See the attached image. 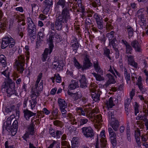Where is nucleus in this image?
I'll list each match as a JSON object with an SVG mask.
<instances>
[{
    "label": "nucleus",
    "mask_w": 148,
    "mask_h": 148,
    "mask_svg": "<svg viewBox=\"0 0 148 148\" xmlns=\"http://www.w3.org/2000/svg\"><path fill=\"white\" fill-rule=\"evenodd\" d=\"M45 29L43 28H42L40 30V31L38 32V35L39 38H42L44 36V31Z\"/></svg>",
    "instance_id": "obj_58"
},
{
    "label": "nucleus",
    "mask_w": 148,
    "mask_h": 148,
    "mask_svg": "<svg viewBox=\"0 0 148 148\" xmlns=\"http://www.w3.org/2000/svg\"><path fill=\"white\" fill-rule=\"evenodd\" d=\"M17 129L14 128H11L10 131L11 135L12 136H14L17 132Z\"/></svg>",
    "instance_id": "obj_63"
},
{
    "label": "nucleus",
    "mask_w": 148,
    "mask_h": 148,
    "mask_svg": "<svg viewBox=\"0 0 148 148\" xmlns=\"http://www.w3.org/2000/svg\"><path fill=\"white\" fill-rule=\"evenodd\" d=\"M15 107L14 105H8L5 108V111L7 113L12 112L15 109Z\"/></svg>",
    "instance_id": "obj_40"
},
{
    "label": "nucleus",
    "mask_w": 148,
    "mask_h": 148,
    "mask_svg": "<svg viewBox=\"0 0 148 148\" xmlns=\"http://www.w3.org/2000/svg\"><path fill=\"white\" fill-rule=\"evenodd\" d=\"M135 110V114L136 115L139 112V106L138 104L136 102H135L134 105V106Z\"/></svg>",
    "instance_id": "obj_54"
},
{
    "label": "nucleus",
    "mask_w": 148,
    "mask_h": 148,
    "mask_svg": "<svg viewBox=\"0 0 148 148\" xmlns=\"http://www.w3.org/2000/svg\"><path fill=\"white\" fill-rule=\"evenodd\" d=\"M79 81L80 83V86L82 88H85L87 87V80L85 75H83L82 76L81 79Z\"/></svg>",
    "instance_id": "obj_19"
},
{
    "label": "nucleus",
    "mask_w": 148,
    "mask_h": 148,
    "mask_svg": "<svg viewBox=\"0 0 148 148\" xmlns=\"http://www.w3.org/2000/svg\"><path fill=\"white\" fill-rule=\"evenodd\" d=\"M27 24L28 25V35L30 38L34 39L36 34V26L33 22L32 19L27 17Z\"/></svg>",
    "instance_id": "obj_2"
},
{
    "label": "nucleus",
    "mask_w": 148,
    "mask_h": 148,
    "mask_svg": "<svg viewBox=\"0 0 148 148\" xmlns=\"http://www.w3.org/2000/svg\"><path fill=\"white\" fill-rule=\"evenodd\" d=\"M108 115L110 119H111V121L113 120V119H114V111H109L108 113Z\"/></svg>",
    "instance_id": "obj_60"
},
{
    "label": "nucleus",
    "mask_w": 148,
    "mask_h": 148,
    "mask_svg": "<svg viewBox=\"0 0 148 148\" xmlns=\"http://www.w3.org/2000/svg\"><path fill=\"white\" fill-rule=\"evenodd\" d=\"M66 23L67 22L58 16L55 22V28L58 30H61L63 24Z\"/></svg>",
    "instance_id": "obj_9"
},
{
    "label": "nucleus",
    "mask_w": 148,
    "mask_h": 148,
    "mask_svg": "<svg viewBox=\"0 0 148 148\" xmlns=\"http://www.w3.org/2000/svg\"><path fill=\"white\" fill-rule=\"evenodd\" d=\"M126 29L128 34L129 38H130L134 35V30L132 27L130 26H127Z\"/></svg>",
    "instance_id": "obj_38"
},
{
    "label": "nucleus",
    "mask_w": 148,
    "mask_h": 148,
    "mask_svg": "<svg viewBox=\"0 0 148 148\" xmlns=\"http://www.w3.org/2000/svg\"><path fill=\"white\" fill-rule=\"evenodd\" d=\"M101 145H99V143L98 138H97V140L96 142L95 145V148H102V147L105 148L106 147V145L105 147H103V145L102 144V143H101Z\"/></svg>",
    "instance_id": "obj_55"
},
{
    "label": "nucleus",
    "mask_w": 148,
    "mask_h": 148,
    "mask_svg": "<svg viewBox=\"0 0 148 148\" xmlns=\"http://www.w3.org/2000/svg\"><path fill=\"white\" fill-rule=\"evenodd\" d=\"M49 132L52 136L54 138L55 137L56 133H55L54 130L52 128L50 127L49 128Z\"/></svg>",
    "instance_id": "obj_61"
},
{
    "label": "nucleus",
    "mask_w": 148,
    "mask_h": 148,
    "mask_svg": "<svg viewBox=\"0 0 148 148\" xmlns=\"http://www.w3.org/2000/svg\"><path fill=\"white\" fill-rule=\"evenodd\" d=\"M84 135L87 138H92L94 135L93 129L90 127H84L82 129Z\"/></svg>",
    "instance_id": "obj_6"
},
{
    "label": "nucleus",
    "mask_w": 148,
    "mask_h": 148,
    "mask_svg": "<svg viewBox=\"0 0 148 148\" xmlns=\"http://www.w3.org/2000/svg\"><path fill=\"white\" fill-rule=\"evenodd\" d=\"M110 139V142L112 145V147L114 148L116 145V138H111Z\"/></svg>",
    "instance_id": "obj_56"
},
{
    "label": "nucleus",
    "mask_w": 148,
    "mask_h": 148,
    "mask_svg": "<svg viewBox=\"0 0 148 148\" xmlns=\"http://www.w3.org/2000/svg\"><path fill=\"white\" fill-rule=\"evenodd\" d=\"M13 38L10 36H6L2 39L1 47L2 49L6 47L10 44V42H13Z\"/></svg>",
    "instance_id": "obj_11"
},
{
    "label": "nucleus",
    "mask_w": 148,
    "mask_h": 148,
    "mask_svg": "<svg viewBox=\"0 0 148 148\" xmlns=\"http://www.w3.org/2000/svg\"><path fill=\"white\" fill-rule=\"evenodd\" d=\"M110 53V50L109 49L106 48L104 50L103 54L104 55L108 57L110 60H111V57L110 56L109 54Z\"/></svg>",
    "instance_id": "obj_49"
},
{
    "label": "nucleus",
    "mask_w": 148,
    "mask_h": 148,
    "mask_svg": "<svg viewBox=\"0 0 148 148\" xmlns=\"http://www.w3.org/2000/svg\"><path fill=\"white\" fill-rule=\"evenodd\" d=\"M94 17L96 20V23L102 21V18H101L100 15L97 13L94 14Z\"/></svg>",
    "instance_id": "obj_51"
},
{
    "label": "nucleus",
    "mask_w": 148,
    "mask_h": 148,
    "mask_svg": "<svg viewBox=\"0 0 148 148\" xmlns=\"http://www.w3.org/2000/svg\"><path fill=\"white\" fill-rule=\"evenodd\" d=\"M116 42V39L114 38L113 40L109 41V45H111L116 51H118V49L117 48V44L115 43Z\"/></svg>",
    "instance_id": "obj_31"
},
{
    "label": "nucleus",
    "mask_w": 148,
    "mask_h": 148,
    "mask_svg": "<svg viewBox=\"0 0 148 148\" xmlns=\"http://www.w3.org/2000/svg\"><path fill=\"white\" fill-rule=\"evenodd\" d=\"M50 49L49 48H46L44 51L43 54H42V59L43 62H44L46 61L48 53L49 54H50L51 52H50Z\"/></svg>",
    "instance_id": "obj_30"
},
{
    "label": "nucleus",
    "mask_w": 148,
    "mask_h": 148,
    "mask_svg": "<svg viewBox=\"0 0 148 148\" xmlns=\"http://www.w3.org/2000/svg\"><path fill=\"white\" fill-rule=\"evenodd\" d=\"M32 120L31 123L28 128V130L27 132L29 133V134L33 135L34 133V130L33 122Z\"/></svg>",
    "instance_id": "obj_34"
},
{
    "label": "nucleus",
    "mask_w": 148,
    "mask_h": 148,
    "mask_svg": "<svg viewBox=\"0 0 148 148\" xmlns=\"http://www.w3.org/2000/svg\"><path fill=\"white\" fill-rule=\"evenodd\" d=\"M124 75L125 78L127 83L130 80V73L128 72L127 69L126 68H124Z\"/></svg>",
    "instance_id": "obj_29"
},
{
    "label": "nucleus",
    "mask_w": 148,
    "mask_h": 148,
    "mask_svg": "<svg viewBox=\"0 0 148 148\" xmlns=\"http://www.w3.org/2000/svg\"><path fill=\"white\" fill-rule=\"evenodd\" d=\"M105 131L103 130L101 131L100 134V136L101 138L100 139L101 143H102V144L103 145V147H105L106 145L107 144V141L105 139V137L104 134Z\"/></svg>",
    "instance_id": "obj_26"
},
{
    "label": "nucleus",
    "mask_w": 148,
    "mask_h": 148,
    "mask_svg": "<svg viewBox=\"0 0 148 148\" xmlns=\"http://www.w3.org/2000/svg\"><path fill=\"white\" fill-rule=\"evenodd\" d=\"M11 119L10 118H9L7 119V121L4 123L3 127V130L5 129L7 130L8 131H9L8 130H10V125L12 121Z\"/></svg>",
    "instance_id": "obj_25"
},
{
    "label": "nucleus",
    "mask_w": 148,
    "mask_h": 148,
    "mask_svg": "<svg viewBox=\"0 0 148 148\" xmlns=\"http://www.w3.org/2000/svg\"><path fill=\"white\" fill-rule=\"evenodd\" d=\"M114 32L112 31L107 34L106 37L108 38L109 41L112 40H113L114 38H116L114 36Z\"/></svg>",
    "instance_id": "obj_42"
},
{
    "label": "nucleus",
    "mask_w": 148,
    "mask_h": 148,
    "mask_svg": "<svg viewBox=\"0 0 148 148\" xmlns=\"http://www.w3.org/2000/svg\"><path fill=\"white\" fill-rule=\"evenodd\" d=\"M48 35L49 36V38L47 39V41L49 43V48L50 49V52H52L54 47L53 42L55 41L54 32H53L52 30H50L49 31Z\"/></svg>",
    "instance_id": "obj_7"
},
{
    "label": "nucleus",
    "mask_w": 148,
    "mask_h": 148,
    "mask_svg": "<svg viewBox=\"0 0 148 148\" xmlns=\"http://www.w3.org/2000/svg\"><path fill=\"white\" fill-rule=\"evenodd\" d=\"M43 3L44 5L47 7H50L53 4L52 0H45Z\"/></svg>",
    "instance_id": "obj_44"
},
{
    "label": "nucleus",
    "mask_w": 148,
    "mask_h": 148,
    "mask_svg": "<svg viewBox=\"0 0 148 148\" xmlns=\"http://www.w3.org/2000/svg\"><path fill=\"white\" fill-rule=\"evenodd\" d=\"M108 131L110 138H116V134L111 128H108Z\"/></svg>",
    "instance_id": "obj_41"
},
{
    "label": "nucleus",
    "mask_w": 148,
    "mask_h": 148,
    "mask_svg": "<svg viewBox=\"0 0 148 148\" xmlns=\"http://www.w3.org/2000/svg\"><path fill=\"white\" fill-rule=\"evenodd\" d=\"M63 63L61 60H55L53 62L52 66L53 68L57 71H60L62 69L63 67Z\"/></svg>",
    "instance_id": "obj_10"
},
{
    "label": "nucleus",
    "mask_w": 148,
    "mask_h": 148,
    "mask_svg": "<svg viewBox=\"0 0 148 148\" xmlns=\"http://www.w3.org/2000/svg\"><path fill=\"white\" fill-rule=\"evenodd\" d=\"M92 75L95 77L96 80L97 81H101L104 80V79L103 77L101 75L97 74L95 73H92Z\"/></svg>",
    "instance_id": "obj_39"
},
{
    "label": "nucleus",
    "mask_w": 148,
    "mask_h": 148,
    "mask_svg": "<svg viewBox=\"0 0 148 148\" xmlns=\"http://www.w3.org/2000/svg\"><path fill=\"white\" fill-rule=\"evenodd\" d=\"M42 75V73H40L38 75L37 79L34 88V90L31 92V99L29 100V105L31 109L33 110L35 108L37 102V98L39 95L40 92L42 90L43 88V82H41L38 85V83L41 79Z\"/></svg>",
    "instance_id": "obj_1"
},
{
    "label": "nucleus",
    "mask_w": 148,
    "mask_h": 148,
    "mask_svg": "<svg viewBox=\"0 0 148 148\" xmlns=\"http://www.w3.org/2000/svg\"><path fill=\"white\" fill-rule=\"evenodd\" d=\"M1 74L3 75L7 78H8L9 77V72L8 71V70L6 69L5 70L3 71L1 73Z\"/></svg>",
    "instance_id": "obj_64"
},
{
    "label": "nucleus",
    "mask_w": 148,
    "mask_h": 148,
    "mask_svg": "<svg viewBox=\"0 0 148 148\" xmlns=\"http://www.w3.org/2000/svg\"><path fill=\"white\" fill-rule=\"evenodd\" d=\"M98 28L100 29L103 28V25L102 21L96 23Z\"/></svg>",
    "instance_id": "obj_62"
},
{
    "label": "nucleus",
    "mask_w": 148,
    "mask_h": 148,
    "mask_svg": "<svg viewBox=\"0 0 148 148\" xmlns=\"http://www.w3.org/2000/svg\"><path fill=\"white\" fill-rule=\"evenodd\" d=\"M138 17L139 20L138 22V24L141 26L145 25L146 24V21L144 14L140 13L138 15Z\"/></svg>",
    "instance_id": "obj_17"
},
{
    "label": "nucleus",
    "mask_w": 148,
    "mask_h": 148,
    "mask_svg": "<svg viewBox=\"0 0 148 148\" xmlns=\"http://www.w3.org/2000/svg\"><path fill=\"white\" fill-rule=\"evenodd\" d=\"M97 109H93L92 110L90 113V118L91 119H94L95 122L97 123L98 124L99 123V125L101 123L102 121L103 120L101 115L99 114L95 115V113L97 114Z\"/></svg>",
    "instance_id": "obj_4"
},
{
    "label": "nucleus",
    "mask_w": 148,
    "mask_h": 148,
    "mask_svg": "<svg viewBox=\"0 0 148 148\" xmlns=\"http://www.w3.org/2000/svg\"><path fill=\"white\" fill-rule=\"evenodd\" d=\"M75 109L77 112L80 114L81 115L83 116L85 115V112L82 108L77 107Z\"/></svg>",
    "instance_id": "obj_53"
},
{
    "label": "nucleus",
    "mask_w": 148,
    "mask_h": 148,
    "mask_svg": "<svg viewBox=\"0 0 148 148\" xmlns=\"http://www.w3.org/2000/svg\"><path fill=\"white\" fill-rule=\"evenodd\" d=\"M55 38V41L57 42H59L61 41L62 38H61V36L57 33H54Z\"/></svg>",
    "instance_id": "obj_52"
},
{
    "label": "nucleus",
    "mask_w": 148,
    "mask_h": 148,
    "mask_svg": "<svg viewBox=\"0 0 148 148\" xmlns=\"http://www.w3.org/2000/svg\"><path fill=\"white\" fill-rule=\"evenodd\" d=\"M53 123L54 125L61 127H62L64 125L63 123L62 122L58 120L54 121Z\"/></svg>",
    "instance_id": "obj_46"
},
{
    "label": "nucleus",
    "mask_w": 148,
    "mask_h": 148,
    "mask_svg": "<svg viewBox=\"0 0 148 148\" xmlns=\"http://www.w3.org/2000/svg\"><path fill=\"white\" fill-rule=\"evenodd\" d=\"M105 104L108 108H112L115 105L113 102V98L110 97L108 101H107L105 102Z\"/></svg>",
    "instance_id": "obj_27"
},
{
    "label": "nucleus",
    "mask_w": 148,
    "mask_h": 148,
    "mask_svg": "<svg viewBox=\"0 0 148 148\" xmlns=\"http://www.w3.org/2000/svg\"><path fill=\"white\" fill-rule=\"evenodd\" d=\"M111 123V126L113 129L115 131H117L119 128V123L118 121L115 119H113Z\"/></svg>",
    "instance_id": "obj_23"
},
{
    "label": "nucleus",
    "mask_w": 148,
    "mask_h": 148,
    "mask_svg": "<svg viewBox=\"0 0 148 148\" xmlns=\"http://www.w3.org/2000/svg\"><path fill=\"white\" fill-rule=\"evenodd\" d=\"M106 76L108 78V79L107 82L104 85V86L106 88L110 84H113L116 82L114 76L110 74H107L106 75Z\"/></svg>",
    "instance_id": "obj_15"
},
{
    "label": "nucleus",
    "mask_w": 148,
    "mask_h": 148,
    "mask_svg": "<svg viewBox=\"0 0 148 148\" xmlns=\"http://www.w3.org/2000/svg\"><path fill=\"white\" fill-rule=\"evenodd\" d=\"M61 145L62 147H67L68 148H71L70 145L69 143L66 141H62L61 142Z\"/></svg>",
    "instance_id": "obj_57"
},
{
    "label": "nucleus",
    "mask_w": 148,
    "mask_h": 148,
    "mask_svg": "<svg viewBox=\"0 0 148 148\" xmlns=\"http://www.w3.org/2000/svg\"><path fill=\"white\" fill-rule=\"evenodd\" d=\"M126 135L128 141L130 142L131 140V137L129 123H127L126 128Z\"/></svg>",
    "instance_id": "obj_28"
},
{
    "label": "nucleus",
    "mask_w": 148,
    "mask_h": 148,
    "mask_svg": "<svg viewBox=\"0 0 148 148\" xmlns=\"http://www.w3.org/2000/svg\"><path fill=\"white\" fill-rule=\"evenodd\" d=\"M60 109L66 108L67 107V103L65 101L62 99H58V101Z\"/></svg>",
    "instance_id": "obj_22"
},
{
    "label": "nucleus",
    "mask_w": 148,
    "mask_h": 148,
    "mask_svg": "<svg viewBox=\"0 0 148 148\" xmlns=\"http://www.w3.org/2000/svg\"><path fill=\"white\" fill-rule=\"evenodd\" d=\"M136 119L143 120L145 122V125L146 127L147 130H148V120L146 115H142L139 114L136 117Z\"/></svg>",
    "instance_id": "obj_20"
},
{
    "label": "nucleus",
    "mask_w": 148,
    "mask_h": 148,
    "mask_svg": "<svg viewBox=\"0 0 148 148\" xmlns=\"http://www.w3.org/2000/svg\"><path fill=\"white\" fill-rule=\"evenodd\" d=\"M65 108H62L60 109L61 112L62 116L64 118L67 117V119L69 120L71 123L72 125H76L77 122L75 118V117L70 113L66 114V111L65 110Z\"/></svg>",
    "instance_id": "obj_5"
},
{
    "label": "nucleus",
    "mask_w": 148,
    "mask_h": 148,
    "mask_svg": "<svg viewBox=\"0 0 148 148\" xmlns=\"http://www.w3.org/2000/svg\"><path fill=\"white\" fill-rule=\"evenodd\" d=\"M85 62L83 63V66L82 67V71L89 69L92 65V63L89 59V56L86 55L84 58Z\"/></svg>",
    "instance_id": "obj_14"
},
{
    "label": "nucleus",
    "mask_w": 148,
    "mask_h": 148,
    "mask_svg": "<svg viewBox=\"0 0 148 148\" xmlns=\"http://www.w3.org/2000/svg\"><path fill=\"white\" fill-rule=\"evenodd\" d=\"M126 52L127 54H132V49L130 45L129 44L126 45Z\"/></svg>",
    "instance_id": "obj_48"
},
{
    "label": "nucleus",
    "mask_w": 148,
    "mask_h": 148,
    "mask_svg": "<svg viewBox=\"0 0 148 148\" xmlns=\"http://www.w3.org/2000/svg\"><path fill=\"white\" fill-rule=\"evenodd\" d=\"M66 3L65 0H58L56 4V7L59 8L61 7L62 8H64Z\"/></svg>",
    "instance_id": "obj_35"
},
{
    "label": "nucleus",
    "mask_w": 148,
    "mask_h": 148,
    "mask_svg": "<svg viewBox=\"0 0 148 148\" xmlns=\"http://www.w3.org/2000/svg\"><path fill=\"white\" fill-rule=\"evenodd\" d=\"M23 112L24 118L27 120H28L30 117L35 116L36 114V113H33L27 109L25 110H23Z\"/></svg>",
    "instance_id": "obj_18"
},
{
    "label": "nucleus",
    "mask_w": 148,
    "mask_h": 148,
    "mask_svg": "<svg viewBox=\"0 0 148 148\" xmlns=\"http://www.w3.org/2000/svg\"><path fill=\"white\" fill-rule=\"evenodd\" d=\"M56 79V82L57 83H60L61 82V79L59 74H55L53 77L51 78L53 83L55 82V79Z\"/></svg>",
    "instance_id": "obj_32"
},
{
    "label": "nucleus",
    "mask_w": 148,
    "mask_h": 148,
    "mask_svg": "<svg viewBox=\"0 0 148 148\" xmlns=\"http://www.w3.org/2000/svg\"><path fill=\"white\" fill-rule=\"evenodd\" d=\"M131 45L134 49L135 51L141 52L142 49L140 45L137 40H134L132 41L131 43Z\"/></svg>",
    "instance_id": "obj_13"
},
{
    "label": "nucleus",
    "mask_w": 148,
    "mask_h": 148,
    "mask_svg": "<svg viewBox=\"0 0 148 148\" xmlns=\"http://www.w3.org/2000/svg\"><path fill=\"white\" fill-rule=\"evenodd\" d=\"M82 96V95L81 92L78 91L74 93L73 97L75 101H77L78 99L81 98Z\"/></svg>",
    "instance_id": "obj_37"
},
{
    "label": "nucleus",
    "mask_w": 148,
    "mask_h": 148,
    "mask_svg": "<svg viewBox=\"0 0 148 148\" xmlns=\"http://www.w3.org/2000/svg\"><path fill=\"white\" fill-rule=\"evenodd\" d=\"M81 3V1H79V0L75 1V2H74L72 5L73 8L75 9H76L77 10H81L82 12H84V9L83 7H82Z\"/></svg>",
    "instance_id": "obj_16"
},
{
    "label": "nucleus",
    "mask_w": 148,
    "mask_h": 148,
    "mask_svg": "<svg viewBox=\"0 0 148 148\" xmlns=\"http://www.w3.org/2000/svg\"><path fill=\"white\" fill-rule=\"evenodd\" d=\"M78 82L75 80H71V83L69 86V88L70 90H73L79 87Z\"/></svg>",
    "instance_id": "obj_24"
},
{
    "label": "nucleus",
    "mask_w": 148,
    "mask_h": 148,
    "mask_svg": "<svg viewBox=\"0 0 148 148\" xmlns=\"http://www.w3.org/2000/svg\"><path fill=\"white\" fill-rule=\"evenodd\" d=\"M93 66L95 71L98 73L102 75L103 71L100 68L97 61H95L94 62Z\"/></svg>",
    "instance_id": "obj_21"
},
{
    "label": "nucleus",
    "mask_w": 148,
    "mask_h": 148,
    "mask_svg": "<svg viewBox=\"0 0 148 148\" xmlns=\"http://www.w3.org/2000/svg\"><path fill=\"white\" fill-rule=\"evenodd\" d=\"M103 20L105 22H106V28L107 30H110L113 28L111 24V22L108 21L109 19L108 18L106 17Z\"/></svg>",
    "instance_id": "obj_36"
},
{
    "label": "nucleus",
    "mask_w": 148,
    "mask_h": 148,
    "mask_svg": "<svg viewBox=\"0 0 148 148\" xmlns=\"http://www.w3.org/2000/svg\"><path fill=\"white\" fill-rule=\"evenodd\" d=\"M58 16L67 22L70 18L69 9L66 7L62 9L61 14Z\"/></svg>",
    "instance_id": "obj_8"
},
{
    "label": "nucleus",
    "mask_w": 148,
    "mask_h": 148,
    "mask_svg": "<svg viewBox=\"0 0 148 148\" xmlns=\"http://www.w3.org/2000/svg\"><path fill=\"white\" fill-rule=\"evenodd\" d=\"M73 62L75 66L77 69H79L82 68V66L77 61L75 57L73 58Z\"/></svg>",
    "instance_id": "obj_43"
},
{
    "label": "nucleus",
    "mask_w": 148,
    "mask_h": 148,
    "mask_svg": "<svg viewBox=\"0 0 148 148\" xmlns=\"http://www.w3.org/2000/svg\"><path fill=\"white\" fill-rule=\"evenodd\" d=\"M6 28L5 23L2 21H0V28L2 30H4Z\"/></svg>",
    "instance_id": "obj_59"
},
{
    "label": "nucleus",
    "mask_w": 148,
    "mask_h": 148,
    "mask_svg": "<svg viewBox=\"0 0 148 148\" xmlns=\"http://www.w3.org/2000/svg\"><path fill=\"white\" fill-rule=\"evenodd\" d=\"M6 92L8 94H9V96H10V95H12L14 94L15 92L14 87L11 88L10 87L6 89Z\"/></svg>",
    "instance_id": "obj_47"
},
{
    "label": "nucleus",
    "mask_w": 148,
    "mask_h": 148,
    "mask_svg": "<svg viewBox=\"0 0 148 148\" xmlns=\"http://www.w3.org/2000/svg\"><path fill=\"white\" fill-rule=\"evenodd\" d=\"M88 121V120L85 118H81L79 121V124L78 125V127H80L82 125L86 124Z\"/></svg>",
    "instance_id": "obj_45"
},
{
    "label": "nucleus",
    "mask_w": 148,
    "mask_h": 148,
    "mask_svg": "<svg viewBox=\"0 0 148 148\" xmlns=\"http://www.w3.org/2000/svg\"><path fill=\"white\" fill-rule=\"evenodd\" d=\"M142 79L141 76H139L136 83V85L137 86L140 91L143 94L144 93L147 91V89L145 88L142 83Z\"/></svg>",
    "instance_id": "obj_12"
},
{
    "label": "nucleus",
    "mask_w": 148,
    "mask_h": 148,
    "mask_svg": "<svg viewBox=\"0 0 148 148\" xmlns=\"http://www.w3.org/2000/svg\"><path fill=\"white\" fill-rule=\"evenodd\" d=\"M92 96L93 100L96 102L99 101L100 100V94L98 92H97V93L94 92H92Z\"/></svg>",
    "instance_id": "obj_33"
},
{
    "label": "nucleus",
    "mask_w": 148,
    "mask_h": 148,
    "mask_svg": "<svg viewBox=\"0 0 148 148\" xmlns=\"http://www.w3.org/2000/svg\"><path fill=\"white\" fill-rule=\"evenodd\" d=\"M25 49L26 50L25 55L26 57V60L27 62L29 60V52L28 51L29 50V46L27 45L25 46Z\"/></svg>",
    "instance_id": "obj_50"
},
{
    "label": "nucleus",
    "mask_w": 148,
    "mask_h": 148,
    "mask_svg": "<svg viewBox=\"0 0 148 148\" xmlns=\"http://www.w3.org/2000/svg\"><path fill=\"white\" fill-rule=\"evenodd\" d=\"M25 59L24 56L21 55L18 56L15 62V65L16 66L17 71L22 74L24 71Z\"/></svg>",
    "instance_id": "obj_3"
}]
</instances>
